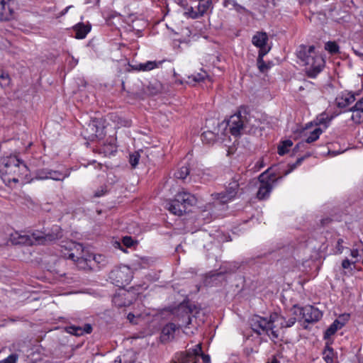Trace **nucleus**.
<instances>
[{
    "instance_id": "obj_1",
    "label": "nucleus",
    "mask_w": 363,
    "mask_h": 363,
    "mask_svg": "<svg viewBox=\"0 0 363 363\" xmlns=\"http://www.w3.org/2000/svg\"><path fill=\"white\" fill-rule=\"evenodd\" d=\"M296 322L295 317L287 320L282 315L274 313L269 318L254 315L250 320L252 329L257 334L267 335L272 341L282 340L284 329L292 327Z\"/></svg>"
},
{
    "instance_id": "obj_2",
    "label": "nucleus",
    "mask_w": 363,
    "mask_h": 363,
    "mask_svg": "<svg viewBox=\"0 0 363 363\" xmlns=\"http://www.w3.org/2000/svg\"><path fill=\"white\" fill-rule=\"evenodd\" d=\"M0 174L3 182L11 186L12 184L26 182L29 169L16 155H9L1 158Z\"/></svg>"
},
{
    "instance_id": "obj_3",
    "label": "nucleus",
    "mask_w": 363,
    "mask_h": 363,
    "mask_svg": "<svg viewBox=\"0 0 363 363\" xmlns=\"http://www.w3.org/2000/svg\"><path fill=\"white\" fill-rule=\"evenodd\" d=\"M297 57L301 61V65L308 68H323L325 61L324 57L315 52L313 45H299L296 51Z\"/></svg>"
},
{
    "instance_id": "obj_4",
    "label": "nucleus",
    "mask_w": 363,
    "mask_h": 363,
    "mask_svg": "<svg viewBox=\"0 0 363 363\" xmlns=\"http://www.w3.org/2000/svg\"><path fill=\"white\" fill-rule=\"evenodd\" d=\"M65 246L70 252L68 258L76 262L77 267L81 269H91L93 267L92 262H98L95 255H89L84 257L83 255L84 247L79 243L69 241L66 242Z\"/></svg>"
},
{
    "instance_id": "obj_5",
    "label": "nucleus",
    "mask_w": 363,
    "mask_h": 363,
    "mask_svg": "<svg viewBox=\"0 0 363 363\" xmlns=\"http://www.w3.org/2000/svg\"><path fill=\"white\" fill-rule=\"evenodd\" d=\"M196 197L187 191H181L168 203V210L173 214L182 216L189 206L196 203Z\"/></svg>"
},
{
    "instance_id": "obj_6",
    "label": "nucleus",
    "mask_w": 363,
    "mask_h": 363,
    "mask_svg": "<svg viewBox=\"0 0 363 363\" xmlns=\"http://www.w3.org/2000/svg\"><path fill=\"white\" fill-rule=\"evenodd\" d=\"M267 41L268 35L265 32H257L252 38V44L259 48L257 58V68H269L262 60L263 56L270 50L269 47H267Z\"/></svg>"
},
{
    "instance_id": "obj_7",
    "label": "nucleus",
    "mask_w": 363,
    "mask_h": 363,
    "mask_svg": "<svg viewBox=\"0 0 363 363\" xmlns=\"http://www.w3.org/2000/svg\"><path fill=\"white\" fill-rule=\"evenodd\" d=\"M269 169L262 172L258 177L260 185L257 193V197L259 200H264L269 196L273 189L274 184L278 179L274 178L272 174L267 176Z\"/></svg>"
},
{
    "instance_id": "obj_8",
    "label": "nucleus",
    "mask_w": 363,
    "mask_h": 363,
    "mask_svg": "<svg viewBox=\"0 0 363 363\" xmlns=\"http://www.w3.org/2000/svg\"><path fill=\"white\" fill-rule=\"evenodd\" d=\"M29 235L32 245L35 244L46 245L62 237L61 229L58 226L54 227L52 232L47 234L40 231H33Z\"/></svg>"
},
{
    "instance_id": "obj_9",
    "label": "nucleus",
    "mask_w": 363,
    "mask_h": 363,
    "mask_svg": "<svg viewBox=\"0 0 363 363\" xmlns=\"http://www.w3.org/2000/svg\"><path fill=\"white\" fill-rule=\"evenodd\" d=\"M245 116L246 110L243 109L230 117L228 126L233 135L237 136L242 132L245 133Z\"/></svg>"
},
{
    "instance_id": "obj_10",
    "label": "nucleus",
    "mask_w": 363,
    "mask_h": 363,
    "mask_svg": "<svg viewBox=\"0 0 363 363\" xmlns=\"http://www.w3.org/2000/svg\"><path fill=\"white\" fill-rule=\"evenodd\" d=\"M240 184L238 181L234 179L228 184L224 191L211 194L213 199L218 200L221 203H226L235 198L239 191Z\"/></svg>"
},
{
    "instance_id": "obj_11",
    "label": "nucleus",
    "mask_w": 363,
    "mask_h": 363,
    "mask_svg": "<svg viewBox=\"0 0 363 363\" xmlns=\"http://www.w3.org/2000/svg\"><path fill=\"white\" fill-rule=\"evenodd\" d=\"M297 313H299L308 323L318 321L322 317V313L312 306H306L303 308L294 306V314H297Z\"/></svg>"
},
{
    "instance_id": "obj_12",
    "label": "nucleus",
    "mask_w": 363,
    "mask_h": 363,
    "mask_svg": "<svg viewBox=\"0 0 363 363\" xmlns=\"http://www.w3.org/2000/svg\"><path fill=\"white\" fill-rule=\"evenodd\" d=\"M111 278L115 281L116 285L128 284L132 278L130 269L126 266L113 270L111 272Z\"/></svg>"
},
{
    "instance_id": "obj_13",
    "label": "nucleus",
    "mask_w": 363,
    "mask_h": 363,
    "mask_svg": "<svg viewBox=\"0 0 363 363\" xmlns=\"http://www.w3.org/2000/svg\"><path fill=\"white\" fill-rule=\"evenodd\" d=\"M245 133L253 135H262L261 121L251 116L246 111Z\"/></svg>"
},
{
    "instance_id": "obj_14",
    "label": "nucleus",
    "mask_w": 363,
    "mask_h": 363,
    "mask_svg": "<svg viewBox=\"0 0 363 363\" xmlns=\"http://www.w3.org/2000/svg\"><path fill=\"white\" fill-rule=\"evenodd\" d=\"M11 0H0V21H9L13 18L14 11L11 6Z\"/></svg>"
},
{
    "instance_id": "obj_15",
    "label": "nucleus",
    "mask_w": 363,
    "mask_h": 363,
    "mask_svg": "<svg viewBox=\"0 0 363 363\" xmlns=\"http://www.w3.org/2000/svg\"><path fill=\"white\" fill-rule=\"evenodd\" d=\"M207 77V72L204 69H200V72L198 73L185 74V77H182L180 82L195 85L196 83L203 81Z\"/></svg>"
},
{
    "instance_id": "obj_16",
    "label": "nucleus",
    "mask_w": 363,
    "mask_h": 363,
    "mask_svg": "<svg viewBox=\"0 0 363 363\" xmlns=\"http://www.w3.org/2000/svg\"><path fill=\"white\" fill-rule=\"evenodd\" d=\"M355 101L354 95L350 92L342 91L335 99L339 108H346Z\"/></svg>"
},
{
    "instance_id": "obj_17",
    "label": "nucleus",
    "mask_w": 363,
    "mask_h": 363,
    "mask_svg": "<svg viewBox=\"0 0 363 363\" xmlns=\"http://www.w3.org/2000/svg\"><path fill=\"white\" fill-rule=\"evenodd\" d=\"M350 111H352L351 120L354 123L358 124L363 123V97L356 102Z\"/></svg>"
},
{
    "instance_id": "obj_18",
    "label": "nucleus",
    "mask_w": 363,
    "mask_h": 363,
    "mask_svg": "<svg viewBox=\"0 0 363 363\" xmlns=\"http://www.w3.org/2000/svg\"><path fill=\"white\" fill-rule=\"evenodd\" d=\"M131 294L128 291H123L115 295L113 298V303L121 308L130 306L132 303L133 298H130Z\"/></svg>"
},
{
    "instance_id": "obj_19",
    "label": "nucleus",
    "mask_w": 363,
    "mask_h": 363,
    "mask_svg": "<svg viewBox=\"0 0 363 363\" xmlns=\"http://www.w3.org/2000/svg\"><path fill=\"white\" fill-rule=\"evenodd\" d=\"M167 91V89L157 80L150 82L145 89V93L149 96H155Z\"/></svg>"
},
{
    "instance_id": "obj_20",
    "label": "nucleus",
    "mask_w": 363,
    "mask_h": 363,
    "mask_svg": "<svg viewBox=\"0 0 363 363\" xmlns=\"http://www.w3.org/2000/svg\"><path fill=\"white\" fill-rule=\"evenodd\" d=\"M10 240L14 245H32L29 234L15 232L11 235Z\"/></svg>"
},
{
    "instance_id": "obj_21",
    "label": "nucleus",
    "mask_w": 363,
    "mask_h": 363,
    "mask_svg": "<svg viewBox=\"0 0 363 363\" xmlns=\"http://www.w3.org/2000/svg\"><path fill=\"white\" fill-rule=\"evenodd\" d=\"M91 25H85L84 23H78L74 26L75 32V38L77 39H83L91 30Z\"/></svg>"
},
{
    "instance_id": "obj_22",
    "label": "nucleus",
    "mask_w": 363,
    "mask_h": 363,
    "mask_svg": "<svg viewBox=\"0 0 363 363\" xmlns=\"http://www.w3.org/2000/svg\"><path fill=\"white\" fill-rule=\"evenodd\" d=\"M170 62V61L167 60H158V61H147L145 63H140L139 65H130L129 62H127V64L129 65L130 68H157L161 66L164 62Z\"/></svg>"
},
{
    "instance_id": "obj_23",
    "label": "nucleus",
    "mask_w": 363,
    "mask_h": 363,
    "mask_svg": "<svg viewBox=\"0 0 363 363\" xmlns=\"http://www.w3.org/2000/svg\"><path fill=\"white\" fill-rule=\"evenodd\" d=\"M178 329V327L172 323L167 324L162 330V337L164 340H170L174 337L175 331Z\"/></svg>"
},
{
    "instance_id": "obj_24",
    "label": "nucleus",
    "mask_w": 363,
    "mask_h": 363,
    "mask_svg": "<svg viewBox=\"0 0 363 363\" xmlns=\"http://www.w3.org/2000/svg\"><path fill=\"white\" fill-rule=\"evenodd\" d=\"M186 353L189 356L193 363H197L199 357L202 354L201 345L197 344L194 348L189 349Z\"/></svg>"
},
{
    "instance_id": "obj_25",
    "label": "nucleus",
    "mask_w": 363,
    "mask_h": 363,
    "mask_svg": "<svg viewBox=\"0 0 363 363\" xmlns=\"http://www.w3.org/2000/svg\"><path fill=\"white\" fill-rule=\"evenodd\" d=\"M197 9L200 15L203 16L209 9H213L212 0H199Z\"/></svg>"
},
{
    "instance_id": "obj_26",
    "label": "nucleus",
    "mask_w": 363,
    "mask_h": 363,
    "mask_svg": "<svg viewBox=\"0 0 363 363\" xmlns=\"http://www.w3.org/2000/svg\"><path fill=\"white\" fill-rule=\"evenodd\" d=\"M218 135L211 130L204 131L201 135V140L205 144H212L218 140Z\"/></svg>"
},
{
    "instance_id": "obj_27",
    "label": "nucleus",
    "mask_w": 363,
    "mask_h": 363,
    "mask_svg": "<svg viewBox=\"0 0 363 363\" xmlns=\"http://www.w3.org/2000/svg\"><path fill=\"white\" fill-rule=\"evenodd\" d=\"M293 145V142L291 140H285L281 142L278 146V154L284 155L289 152V148Z\"/></svg>"
},
{
    "instance_id": "obj_28",
    "label": "nucleus",
    "mask_w": 363,
    "mask_h": 363,
    "mask_svg": "<svg viewBox=\"0 0 363 363\" xmlns=\"http://www.w3.org/2000/svg\"><path fill=\"white\" fill-rule=\"evenodd\" d=\"M342 328V327L340 326L339 320H335L325 332L324 337L329 338Z\"/></svg>"
},
{
    "instance_id": "obj_29",
    "label": "nucleus",
    "mask_w": 363,
    "mask_h": 363,
    "mask_svg": "<svg viewBox=\"0 0 363 363\" xmlns=\"http://www.w3.org/2000/svg\"><path fill=\"white\" fill-rule=\"evenodd\" d=\"M48 179L56 180V181H62L65 179L66 177H69V173L66 172L65 173H62L59 171H55L50 169V173H48Z\"/></svg>"
},
{
    "instance_id": "obj_30",
    "label": "nucleus",
    "mask_w": 363,
    "mask_h": 363,
    "mask_svg": "<svg viewBox=\"0 0 363 363\" xmlns=\"http://www.w3.org/2000/svg\"><path fill=\"white\" fill-rule=\"evenodd\" d=\"M323 130L320 128H315L313 131L310 133V135L305 139L306 143H312L317 140Z\"/></svg>"
},
{
    "instance_id": "obj_31",
    "label": "nucleus",
    "mask_w": 363,
    "mask_h": 363,
    "mask_svg": "<svg viewBox=\"0 0 363 363\" xmlns=\"http://www.w3.org/2000/svg\"><path fill=\"white\" fill-rule=\"evenodd\" d=\"M323 359L326 363H334L335 362V353L332 347H326L323 351Z\"/></svg>"
},
{
    "instance_id": "obj_32",
    "label": "nucleus",
    "mask_w": 363,
    "mask_h": 363,
    "mask_svg": "<svg viewBox=\"0 0 363 363\" xmlns=\"http://www.w3.org/2000/svg\"><path fill=\"white\" fill-rule=\"evenodd\" d=\"M192 362L186 353H179L174 356L171 363H189Z\"/></svg>"
},
{
    "instance_id": "obj_33",
    "label": "nucleus",
    "mask_w": 363,
    "mask_h": 363,
    "mask_svg": "<svg viewBox=\"0 0 363 363\" xmlns=\"http://www.w3.org/2000/svg\"><path fill=\"white\" fill-rule=\"evenodd\" d=\"M11 79L9 74L4 69H0V86H8L10 84Z\"/></svg>"
},
{
    "instance_id": "obj_34",
    "label": "nucleus",
    "mask_w": 363,
    "mask_h": 363,
    "mask_svg": "<svg viewBox=\"0 0 363 363\" xmlns=\"http://www.w3.org/2000/svg\"><path fill=\"white\" fill-rule=\"evenodd\" d=\"M189 172L188 166H182L174 173V177L179 179H184L189 174Z\"/></svg>"
},
{
    "instance_id": "obj_35",
    "label": "nucleus",
    "mask_w": 363,
    "mask_h": 363,
    "mask_svg": "<svg viewBox=\"0 0 363 363\" xmlns=\"http://www.w3.org/2000/svg\"><path fill=\"white\" fill-rule=\"evenodd\" d=\"M325 49L331 54H335L339 52V46L334 41H328L325 45Z\"/></svg>"
},
{
    "instance_id": "obj_36",
    "label": "nucleus",
    "mask_w": 363,
    "mask_h": 363,
    "mask_svg": "<svg viewBox=\"0 0 363 363\" xmlns=\"http://www.w3.org/2000/svg\"><path fill=\"white\" fill-rule=\"evenodd\" d=\"M184 16H186L187 18H189L191 19H196V18L201 17V16L199 13V10L197 9L196 11L191 6L186 9V11L184 12Z\"/></svg>"
},
{
    "instance_id": "obj_37",
    "label": "nucleus",
    "mask_w": 363,
    "mask_h": 363,
    "mask_svg": "<svg viewBox=\"0 0 363 363\" xmlns=\"http://www.w3.org/2000/svg\"><path fill=\"white\" fill-rule=\"evenodd\" d=\"M50 173V169H38L35 171V178L37 179H48V175Z\"/></svg>"
},
{
    "instance_id": "obj_38",
    "label": "nucleus",
    "mask_w": 363,
    "mask_h": 363,
    "mask_svg": "<svg viewBox=\"0 0 363 363\" xmlns=\"http://www.w3.org/2000/svg\"><path fill=\"white\" fill-rule=\"evenodd\" d=\"M116 152V147L109 143L108 144H105L104 146L100 150V152L104 153V155H109Z\"/></svg>"
},
{
    "instance_id": "obj_39",
    "label": "nucleus",
    "mask_w": 363,
    "mask_h": 363,
    "mask_svg": "<svg viewBox=\"0 0 363 363\" xmlns=\"http://www.w3.org/2000/svg\"><path fill=\"white\" fill-rule=\"evenodd\" d=\"M66 330H67V333H69L72 335H74L76 336L83 335V331L82 330V327H80V326L72 325V326L67 327Z\"/></svg>"
},
{
    "instance_id": "obj_40",
    "label": "nucleus",
    "mask_w": 363,
    "mask_h": 363,
    "mask_svg": "<svg viewBox=\"0 0 363 363\" xmlns=\"http://www.w3.org/2000/svg\"><path fill=\"white\" fill-rule=\"evenodd\" d=\"M330 121V118L326 114H321L316 118V123L318 125H325L327 126Z\"/></svg>"
},
{
    "instance_id": "obj_41",
    "label": "nucleus",
    "mask_w": 363,
    "mask_h": 363,
    "mask_svg": "<svg viewBox=\"0 0 363 363\" xmlns=\"http://www.w3.org/2000/svg\"><path fill=\"white\" fill-rule=\"evenodd\" d=\"M140 154L138 152H135L130 155L129 162L133 167H135L139 162Z\"/></svg>"
},
{
    "instance_id": "obj_42",
    "label": "nucleus",
    "mask_w": 363,
    "mask_h": 363,
    "mask_svg": "<svg viewBox=\"0 0 363 363\" xmlns=\"http://www.w3.org/2000/svg\"><path fill=\"white\" fill-rule=\"evenodd\" d=\"M308 156H309V155H308L305 157H301L300 158H298L295 163L289 165L290 169L286 172L285 175L289 174L294 169H295L298 165H300L301 164V162L303 161V160Z\"/></svg>"
},
{
    "instance_id": "obj_43",
    "label": "nucleus",
    "mask_w": 363,
    "mask_h": 363,
    "mask_svg": "<svg viewBox=\"0 0 363 363\" xmlns=\"http://www.w3.org/2000/svg\"><path fill=\"white\" fill-rule=\"evenodd\" d=\"M18 356L16 354H11L6 359L0 361V363H16Z\"/></svg>"
},
{
    "instance_id": "obj_44",
    "label": "nucleus",
    "mask_w": 363,
    "mask_h": 363,
    "mask_svg": "<svg viewBox=\"0 0 363 363\" xmlns=\"http://www.w3.org/2000/svg\"><path fill=\"white\" fill-rule=\"evenodd\" d=\"M122 242L125 247H130L134 245L135 242L130 236H125L122 239Z\"/></svg>"
},
{
    "instance_id": "obj_45",
    "label": "nucleus",
    "mask_w": 363,
    "mask_h": 363,
    "mask_svg": "<svg viewBox=\"0 0 363 363\" xmlns=\"http://www.w3.org/2000/svg\"><path fill=\"white\" fill-rule=\"evenodd\" d=\"M107 192H108L107 187L106 186H102L94 192V197H96V198L101 197V196L105 195Z\"/></svg>"
},
{
    "instance_id": "obj_46",
    "label": "nucleus",
    "mask_w": 363,
    "mask_h": 363,
    "mask_svg": "<svg viewBox=\"0 0 363 363\" xmlns=\"http://www.w3.org/2000/svg\"><path fill=\"white\" fill-rule=\"evenodd\" d=\"M350 255L352 258V263L355 264L357 262H359V258L360 257L359 250L357 249H353L351 250Z\"/></svg>"
},
{
    "instance_id": "obj_47",
    "label": "nucleus",
    "mask_w": 363,
    "mask_h": 363,
    "mask_svg": "<svg viewBox=\"0 0 363 363\" xmlns=\"http://www.w3.org/2000/svg\"><path fill=\"white\" fill-rule=\"evenodd\" d=\"M349 319L350 315L345 313L340 315L338 318L336 319L335 320H339L340 326L343 327L345 325V323L349 320Z\"/></svg>"
},
{
    "instance_id": "obj_48",
    "label": "nucleus",
    "mask_w": 363,
    "mask_h": 363,
    "mask_svg": "<svg viewBox=\"0 0 363 363\" xmlns=\"http://www.w3.org/2000/svg\"><path fill=\"white\" fill-rule=\"evenodd\" d=\"M321 69H306V75L310 78H315L320 72Z\"/></svg>"
},
{
    "instance_id": "obj_49",
    "label": "nucleus",
    "mask_w": 363,
    "mask_h": 363,
    "mask_svg": "<svg viewBox=\"0 0 363 363\" xmlns=\"http://www.w3.org/2000/svg\"><path fill=\"white\" fill-rule=\"evenodd\" d=\"M344 242L342 238H340L337 241L336 245V253L337 254H341L343 251L344 247L342 246V243Z\"/></svg>"
},
{
    "instance_id": "obj_50",
    "label": "nucleus",
    "mask_w": 363,
    "mask_h": 363,
    "mask_svg": "<svg viewBox=\"0 0 363 363\" xmlns=\"http://www.w3.org/2000/svg\"><path fill=\"white\" fill-rule=\"evenodd\" d=\"M82 330L83 331V335L84 334H90L92 332V326L87 323L85 324L83 327H82Z\"/></svg>"
},
{
    "instance_id": "obj_51",
    "label": "nucleus",
    "mask_w": 363,
    "mask_h": 363,
    "mask_svg": "<svg viewBox=\"0 0 363 363\" xmlns=\"http://www.w3.org/2000/svg\"><path fill=\"white\" fill-rule=\"evenodd\" d=\"M353 264L352 263V260L350 261L348 259H345L342 262V267L343 269H351V265Z\"/></svg>"
},
{
    "instance_id": "obj_52",
    "label": "nucleus",
    "mask_w": 363,
    "mask_h": 363,
    "mask_svg": "<svg viewBox=\"0 0 363 363\" xmlns=\"http://www.w3.org/2000/svg\"><path fill=\"white\" fill-rule=\"evenodd\" d=\"M233 9H234L235 11H237L239 13H243V12L247 11V10L245 7L238 4V3H236L235 4V6L233 7Z\"/></svg>"
},
{
    "instance_id": "obj_53",
    "label": "nucleus",
    "mask_w": 363,
    "mask_h": 363,
    "mask_svg": "<svg viewBox=\"0 0 363 363\" xmlns=\"http://www.w3.org/2000/svg\"><path fill=\"white\" fill-rule=\"evenodd\" d=\"M236 3L237 2L235 0H225L223 2V6L225 7H229V6L233 7Z\"/></svg>"
},
{
    "instance_id": "obj_54",
    "label": "nucleus",
    "mask_w": 363,
    "mask_h": 363,
    "mask_svg": "<svg viewBox=\"0 0 363 363\" xmlns=\"http://www.w3.org/2000/svg\"><path fill=\"white\" fill-rule=\"evenodd\" d=\"M201 358L203 359V363H209L210 362V357L207 354H201Z\"/></svg>"
},
{
    "instance_id": "obj_55",
    "label": "nucleus",
    "mask_w": 363,
    "mask_h": 363,
    "mask_svg": "<svg viewBox=\"0 0 363 363\" xmlns=\"http://www.w3.org/2000/svg\"><path fill=\"white\" fill-rule=\"evenodd\" d=\"M135 318V315L133 313H128V316H127V318L128 319V320L130 322V323H135L134 322V318Z\"/></svg>"
},
{
    "instance_id": "obj_56",
    "label": "nucleus",
    "mask_w": 363,
    "mask_h": 363,
    "mask_svg": "<svg viewBox=\"0 0 363 363\" xmlns=\"http://www.w3.org/2000/svg\"><path fill=\"white\" fill-rule=\"evenodd\" d=\"M255 167H257V170H259L261 168H262L264 167L263 160H260L259 161H258Z\"/></svg>"
},
{
    "instance_id": "obj_57",
    "label": "nucleus",
    "mask_w": 363,
    "mask_h": 363,
    "mask_svg": "<svg viewBox=\"0 0 363 363\" xmlns=\"http://www.w3.org/2000/svg\"><path fill=\"white\" fill-rule=\"evenodd\" d=\"M72 7V6H67L65 9H64L62 11H61V16H64L65 14H66L68 11V10Z\"/></svg>"
},
{
    "instance_id": "obj_58",
    "label": "nucleus",
    "mask_w": 363,
    "mask_h": 363,
    "mask_svg": "<svg viewBox=\"0 0 363 363\" xmlns=\"http://www.w3.org/2000/svg\"><path fill=\"white\" fill-rule=\"evenodd\" d=\"M267 363H279V362L278 361V359L275 357H273L270 361H269Z\"/></svg>"
},
{
    "instance_id": "obj_59",
    "label": "nucleus",
    "mask_w": 363,
    "mask_h": 363,
    "mask_svg": "<svg viewBox=\"0 0 363 363\" xmlns=\"http://www.w3.org/2000/svg\"><path fill=\"white\" fill-rule=\"evenodd\" d=\"M303 143H300L298 144H297L295 147H294V151H297L300 147H301L302 146H303Z\"/></svg>"
},
{
    "instance_id": "obj_60",
    "label": "nucleus",
    "mask_w": 363,
    "mask_h": 363,
    "mask_svg": "<svg viewBox=\"0 0 363 363\" xmlns=\"http://www.w3.org/2000/svg\"><path fill=\"white\" fill-rule=\"evenodd\" d=\"M271 1H272V4L273 6L274 7L276 6V5H277L276 4V0H271ZM269 0H267V3H269Z\"/></svg>"
},
{
    "instance_id": "obj_61",
    "label": "nucleus",
    "mask_w": 363,
    "mask_h": 363,
    "mask_svg": "<svg viewBox=\"0 0 363 363\" xmlns=\"http://www.w3.org/2000/svg\"><path fill=\"white\" fill-rule=\"evenodd\" d=\"M114 363H121V359L118 357L116 359H115Z\"/></svg>"
},
{
    "instance_id": "obj_62",
    "label": "nucleus",
    "mask_w": 363,
    "mask_h": 363,
    "mask_svg": "<svg viewBox=\"0 0 363 363\" xmlns=\"http://www.w3.org/2000/svg\"><path fill=\"white\" fill-rule=\"evenodd\" d=\"M237 269H238V267H235V266L234 269H232L230 272H235Z\"/></svg>"
},
{
    "instance_id": "obj_63",
    "label": "nucleus",
    "mask_w": 363,
    "mask_h": 363,
    "mask_svg": "<svg viewBox=\"0 0 363 363\" xmlns=\"http://www.w3.org/2000/svg\"><path fill=\"white\" fill-rule=\"evenodd\" d=\"M303 1L306 3H311L312 1V0H303Z\"/></svg>"
},
{
    "instance_id": "obj_64",
    "label": "nucleus",
    "mask_w": 363,
    "mask_h": 363,
    "mask_svg": "<svg viewBox=\"0 0 363 363\" xmlns=\"http://www.w3.org/2000/svg\"><path fill=\"white\" fill-rule=\"evenodd\" d=\"M89 127H91V126H93V127H94V123H93V124H89Z\"/></svg>"
}]
</instances>
